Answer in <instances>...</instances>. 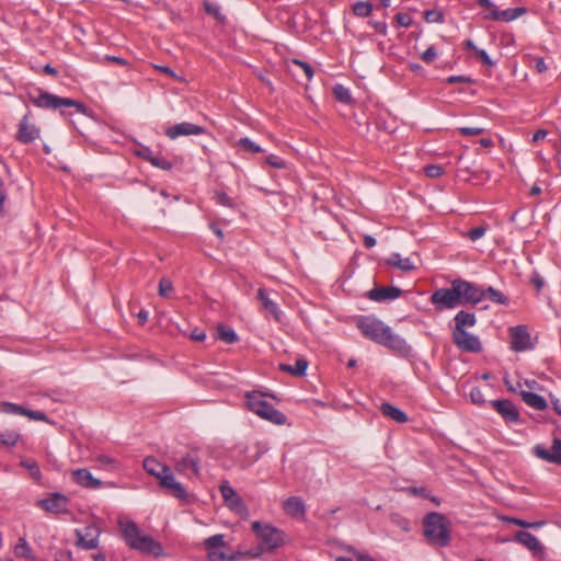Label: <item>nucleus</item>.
<instances>
[{
	"mask_svg": "<svg viewBox=\"0 0 561 561\" xmlns=\"http://www.w3.org/2000/svg\"><path fill=\"white\" fill-rule=\"evenodd\" d=\"M220 493L226 505L239 515H245L248 508L243 500L237 494L231 485L226 481L220 485Z\"/></svg>",
	"mask_w": 561,
	"mask_h": 561,
	"instance_id": "ddd939ff",
	"label": "nucleus"
},
{
	"mask_svg": "<svg viewBox=\"0 0 561 561\" xmlns=\"http://www.w3.org/2000/svg\"><path fill=\"white\" fill-rule=\"evenodd\" d=\"M308 360L306 358H298L294 366L288 364H279L278 368L282 371L289 373L293 376L301 377L306 375V370L308 368Z\"/></svg>",
	"mask_w": 561,
	"mask_h": 561,
	"instance_id": "c85d7f7f",
	"label": "nucleus"
},
{
	"mask_svg": "<svg viewBox=\"0 0 561 561\" xmlns=\"http://www.w3.org/2000/svg\"><path fill=\"white\" fill-rule=\"evenodd\" d=\"M218 337L227 344H233L238 341L237 333L229 327L220 324L217 328Z\"/></svg>",
	"mask_w": 561,
	"mask_h": 561,
	"instance_id": "473e14b6",
	"label": "nucleus"
},
{
	"mask_svg": "<svg viewBox=\"0 0 561 561\" xmlns=\"http://www.w3.org/2000/svg\"><path fill=\"white\" fill-rule=\"evenodd\" d=\"M25 416H27L28 419H31L33 421L48 422L47 415L42 411L26 409Z\"/></svg>",
	"mask_w": 561,
	"mask_h": 561,
	"instance_id": "5fc2aeb1",
	"label": "nucleus"
},
{
	"mask_svg": "<svg viewBox=\"0 0 561 561\" xmlns=\"http://www.w3.org/2000/svg\"><path fill=\"white\" fill-rule=\"evenodd\" d=\"M173 467L178 473L188 479L201 476V458L196 450L186 453L180 458H174Z\"/></svg>",
	"mask_w": 561,
	"mask_h": 561,
	"instance_id": "6e6552de",
	"label": "nucleus"
},
{
	"mask_svg": "<svg viewBox=\"0 0 561 561\" xmlns=\"http://www.w3.org/2000/svg\"><path fill=\"white\" fill-rule=\"evenodd\" d=\"M205 134V128L188 122L172 125L165 129V135L174 140L181 136H198Z\"/></svg>",
	"mask_w": 561,
	"mask_h": 561,
	"instance_id": "f3484780",
	"label": "nucleus"
},
{
	"mask_svg": "<svg viewBox=\"0 0 561 561\" xmlns=\"http://www.w3.org/2000/svg\"><path fill=\"white\" fill-rule=\"evenodd\" d=\"M453 342L461 351L470 353H479L482 345L477 335L467 331H453Z\"/></svg>",
	"mask_w": 561,
	"mask_h": 561,
	"instance_id": "9b49d317",
	"label": "nucleus"
},
{
	"mask_svg": "<svg viewBox=\"0 0 561 561\" xmlns=\"http://www.w3.org/2000/svg\"><path fill=\"white\" fill-rule=\"evenodd\" d=\"M252 530L260 539V545L263 550L273 551L283 546L285 541L284 533L271 524L257 520L253 522Z\"/></svg>",
	"mask_w": 561,
	"mask_h": 561,
	"instance_id": "423d86ee",
	"label": "nucleus"
},
{
	"mask_svg": "<svg viewBox=\"0 0 561 561\" xmlns=\"http://www.w3.org/2000/svg\"><path fill=\"white\" fill-rule=\"evenodd\" d=\"M380 411L385 416L396 421L397 423L402 424L408 422V415L405 412L389 402H382L380 405Z\"/></svg>",
	"mask_w": 561,
	"mask_h": 561,
	"instance_id": "bb28decb",
	"label": "nucleus"
},
{
	"mask_svg": "<svg viewBox=\"0 0 561 561\" xmlns=\"http://www.w3.org/2000/svg\"><path fill=\"white\" fill-rule=\"evenodd\" d=\"M458 131L463 136H477L481 135L484 129L482 127H460Z\"/></svg>",
	"mask_w": 561,
	"mask_h": 561,
	"instance_id": "4d7b16f0",
	"label": "nucleus"
},
{
	"mask_svg": "<svg viewBox=\"0 0 561 561\" xmlns=\"http://www.w3.org/2000/svg\"><path fill=\"white\" fill-rule=\"evenodd\" d=\"M207 557H208L209 561H234L236 560L234 556H232V554L228 556L222 551H218V549L207 551Z\"/></svg>",
	"mask_w": 561,
	"mask_h": 561,
	"instance_id": "a19ab883",
	"label": "nucleus"
},
{
	"mask_svg": "<svg viewBox=\"0 0 561 561\" xmlns=\"http://www.w3.org/2000/svg\"><path fill=\"white\" fill-rule=\"evenodd\" d=\"M104 61L114 62V64H117V65L123 66V67L129 65L128 60H126L125 58H122V57H118V56H112V55H105L104 56Z\"/></svg>",
	"mask_w": 561,
	"mask_h": 561,
	"instance_id": "680f3d73",
	"label": "nucleus"
},
{
	"mask_svg": "<svg viewBox=\"0 0 561 561\" xmlns=\"http://www.w3.org/2000/svg\"><path fill=\"white\" fill-rule=\"evenodd\" d=\"M14 552L19 557L31 559V548L24 538H20L14 547Z\"/></svg>",
	"mask_w": 561,
	"mask_h": 561,
	"instance_id": "58836bf2",
	"label": "nucleus"
},
{
	"mask_svg": "<svg viewBox=\"0 0 561 561\" xmlns=\"http://www.w3.org/2000/svg\"><path fill=\"white\" fill-rule=\"evenodd\" d=\"M511 348L514 352H524L531 348L530 334L526 325L510 328Z\"/></svg>",
	"mask_w": 561,
	"mask_h": 561,
	"instance_id": "f8f14e48",
	"label": "nucleus"
},
{
	"mask_svg": "<svg viewBox=\"0 0 561 561\" xmlns=\"http://www.w3.org/2000/svg\"><path fill=\"white\" fill-rule=\"evenodd\" d=\"M150 163L161 170L170 171L172 169V163L161 154H154Z\"/></svg>",
	"mask_w": 561,
	"mask_h": 561,
	"instance_id": "79ce46f5",
	"label": "nucleus"
},
{
	"mask_svg": "<svg viewBox=\"0 0 561 561\" xmlns=\"http://www.w3.org/2000/svg\"><path fill=\"white\" fill-rule=\"evenodd\" d=\"M69 499L59 492L51 493L46 499L37 501V506L46 511L47 513L61 514L68 512Z\"/></svg>",
	"mask_w": 561,
	"mask_h": 561,
	"instance_id": "9d476101",
	"label": "nucleus"
},
{
	"mask_svg": "<svg viewBox=\"0 0 561 561\" xmlns=\"http://www.w3.org/2000/svg\"><path fill=\"white\" fill-rule=\"evenodd\" d=\"M237 145L240 148H242L244 151H249V152H252V153H259V152H263L264 151L259 145L253 142L248 137L240 138L238 140Z\"/></svg>",
	"mask_w": 561,
	"mask_h": 561,
	"instance_id": "4c0bfd02",
	"label": "nucleus"
},
{
	"mask_svg": "<svg viewBox=\"0 0 561 561\" xmlns=\"http://www.w3.org/2000/svg\"><path fill=\"white\" fill-rule=\"evenodd\" d=\"M504 520L510 524L519 526L522 528H528V522L525 519H520V518H516V517H504Z\"/></svg>",
	"mask_w": 561,
	"mask_h": 561,
	"instance_id": "338daca9",
	"label": "nucleus"
},
{
	"mask_svg": "<svg viewBox=\"0 0 561 561\" xmlns=\"http://www.w3.org/2000/svg\"><path fill=\"white\" fill-rule=\"evenodd\" d=\"M369 24L375 28V31L381 35L387 34V24L383 21H370Z\"/></svg>",
	"mask_w": 561,
	"mask_h": 561,
	"instance_id": "e2e57ef3",
	"label": "nucleus"
},
{
	"mask_svg": "<svg viewBox=\"0 0 561 561\" xmlns=\"http://www.w3.org/2000/svg\"><path fill=\"white\" fill-rule=\"evenodd\" d=\"M76 542L78 548L84 550H92L99 547V538L101 535L100 527L92 523L87 525L83 529H75Z\"/></svg>",
	"mask_w": 561,
	"mask_h": 561,
	"instance_id": "1a4fd4ad",
	"label": "nucleus"
},
{
	"mask_svg": "<svg viewBox=\"0 0 561 561\" xmlns=\"http://www.w3.org/2000/svg\"><path fill=\"white\" fill-rule=\"evenodd\" d=\"M190 337L194 341L203 342L206 339V333L204 330L196 328L191 332Z\"/></svg>",
	"mask_w": 561,
	"mask_h": 561,
	"instance_id": "69168bd1",
	"label": "nucleus"
},
{
	"mask_svg": "<svg viewBox=\"0 0 561 561\" xmlns=\"http://www.w3.org/2000/svg\"><path fill=\"white\" fill-rule=\"evenodd\" d=\"M264 396V393L259 391L248 392L245 394L248 409L261 419L267 420L276 425H284L287 422V416L265 401Z\"/></svg>",
	"mask_w": 561,
	"mask_h": 561,
	"instance_id": "39448f33",
	"label": "nucleus"
},
{
	"mask_svg": "<svg viewBox=\"0 0 561 561\" xmlns=\"http://www.w3.org/2000/svg\"><path fill=\"white\" fill-rule=\"evenodd\" d=\"M22 465L26 467L33 477L39 478L41 470L35 461H23Z\"/></svg>",
	"mask_w": 561,
	"mask_h": 561,
	"instance_id": "052dcab7",
	"label": "nucleus"
},
{
	"mask_svg": "<svg viewBox=\"0 0 561 561\" xmlns=\"http://www.w3.org/2000/svg\"><path fill=\"white\" fill-rule=\"evenodd\" d=\"M535 68L539 73H542L548 69L542 57H538L535 59Z\"/></svg>",
	"mask_w": 561,
	"mask_h": 561,
	"instance_id": "774afa93",
	"label": "nucleus"
},
{
	"mask_svg": "<svg viewBox=\"0 0 561 561\" xmlns=\"http://www.w3.org/2000/svg\"><path fill=\"white\" fill-rule=\"evenodd\" d=\"M535 455L550 463H556L561 466V439L554 438L552 440L551 449H547L541 445H536L534 448Z\"/></svg>",
	"mask_w": 561,
	"mask_h": 561,
	"instance_id": "a211bd4d",
	"label": "nucleus"
},
{
	"mask_svg": "<svg viewBox=\"0 0 561 561\" xmlns=\"http://www.w3.org/2000/svg\"><path fill=\"white\" fill-rule=\"evenodd\" d=\"M364 336L390 350L404 353L409 346L404 339L394 334L390 327L374 316H363L356 323Z\"/></svg>",
	"mask_w": 561,
	"mask_h": 561,
	"instance_id": "f03ea898",
	"label": "nucleus"
},
{
	"mask_svg": "<svg viewBox=\"0 0 561 561\" xmlns=\"http://www.w3.org/2000/svg\"><path fill=\"white\" fill-rule=\"evenodd\" d=\"M421 58L426 64L433 62L437 58L436 48L434 46H430L426 50L422 53Z\"/></svg>",
	"mask_w": 561,
	"mask_h": 561,
	"instance_id": "864d4df0",
	"label": "nucleus"
},
{
	"mask_svg": "<svg viewBox=\"0 0 561 561\" xmlns=\"http://www.w3.org/2000/svg\"><path fill=\"white\" fill-rule=\"evenodd\" d=\"M424 172L428 178L436 179L443 175L444 169L438 164H430L424 168Z\"/></svg>",
	"mask_w": 561,
	"mask_h": 561,
	"instance_id": "09e8293b",
	"label": "nucleus"
},
{
	"mask_svg": "<svg viewBox=\"0 0 561 561\" xmlns=\"http://www.w3.org/2000/svg\"><path fill=\"white\" fill-rule=\"evenodd\" d=\"M39 135V128L30 122V114L24 115L19 123L15 139L21 144L27 145L37 139Z\"/></svg>",
	"mask_w": 561,
	"mask_h": 561,
	"instance_id": "2eb2a0df",
	"label": "nucleus"
},
{
	"mask_svg": "<svg viewBox=\"0 0 561 561\" xmlns=\"http://www.w3.org/2000/svg\"><path fill=\"white\" fill-rule=\"evenodd\" d=\"M476 54H477L478 58L480 59V61L483 62L484 65H488V66L494 65V62L491 60L490 56L488 55V53L484 49H478Z\"/></svg>",
	"mask_w": 561,
	"mask_h": 561,
	"instance_id": "0e129e2a",
	"label": "nucleus"
},
{
	"mask_svg": "<svg viewBox=\"0 0 561 561\" xmlns=\"http://www.w3.org/2000/svg\"><path fill=\"white\" fill-rule=\"evenodd\" d=\"M490 404L506 423H518L520 421L519 411L511 400H492Z\"/></svg>",
	"mask_w": 561,
	"mask_h": 561,
	"instance_id": "4468645a",
	"label": "nucleus"
},
{
	"mask_svg": "<svg viewBox=\"0 0 561 561\" xmlns=\"http://www.w3.org/2000/svg\"><path fill=\"white\" fill-rule=\"evenodd\" d=\"M530 283L535 286L537 293H539L545 286L543 278L537 272H534L530 276Z\"/></svg>",
	"mask_w": 561,
	"mask_h": 561,
	"instance_id": "13d9d810",
	"label": "nucleus"
},
{
	"mask_svg": "<svg viewBox=\"0 0 561 561\" xmlns=\"http://www.w3.org/2000/svg\"><path fill=\"white\" fill-rule=\"evenodd\" d=\"M425 21L428 23H442L444 22V14L438 10H426L424 12Z\"/></svg>",
	"mask_w": 561,
	"mask_h": 561,
	"instance_id": "c03bdc74",
	"label": "nucleus"
},
{
	"mask_svg": "<svg viewBox=\"0 0 561 561\" xmlns=\"http://www.w3.org/2000/svg\"><path fill=\"white\" fill-rule=\"evenodd\" d=\"M20 439V434L14 430H7L0 434V443L4 446H14Z\"/></svg>",
	"mask_w": 561,
	"mask_h": 561,
	"instance_id": "c9c22d12",
	"label": "nucleus"
},
{
	"mask_svg": "<svg viewBox=\"0 0 561 561\" xmlns=\"http://www.w3.org/2000/svg\"><path fill=\"white\" fill-rule=\"evenodd\" d=\"M265 163L275 169H284L286 167V162L276 154H268L265 158Z\"/></svg>",
	"mask_w": 561,
	"mask_h": 561,
	"instance_id": "de8ad7c7",
	"label": "nucleus"
},
{
	"mask_svg": "<svg viewBox=\"0 0 561 561\" xmlns=\"http://www.w3.org/2000/svg\"><path fill=\"white\" fill-rule=\"evenodd\" d=\"M470 400L476 405H484L486 400L482 393V390L479 387H472L469 392Z\"/></svg>",
	"mask_w": 561,
	"mask_h": 561,
	"instance_id": "ea45409f",
	"label": "nucleus"
},
{
	"mask_svg": "<svg viewBox=\"0 0 561 561\" xmlns=\"http://www.w3.org/2000/svg\"><path fill=\"white\" fill-rule=\"evenodd\" d=\"M520 397L523 401L530 408L537 410V411H543L548 408V403L546 399L535 392L530 391H520Z\"/></svg>",
	"mask_w": 561,
	"mask_h": 561,
	"instance_id": "a878e982",
	"label": "nucleus"
},
{
	"mask_svg": "<svg viewBox=\"0 0 561 561\" xmlns=\"http://www.w3.org/2000/svg\"><path fill=\"white\" fill-rule=\"evenodd\" d=\"M293 62L302 69L308 81H310L312 79L313 69L310 64L299 60V59H294Z\"/></svg>",
	"mask_w": 561,
	"mask_h": 561,
	"instance_id": "3c124183",
	"label": "nucleus"
},
{
	"mask_svg": "<svg viewBox=\"0 0 561 561\" xmlns=\"http://www.w3.org/2000/svg\"><path fill=\"white\" fill-rule=\"evenodd\" d=\"M284 511L290 516H304L306 514L305 502L298 496H289L283 503Z\"/></svg>",
	"mask_w": 561,
	"mask_h": 561,
	"instance_id": "393cba45",
	"label": "nucleus"
},
{
	"mask_svg": "<svg viewBox=\"0 0 561 561\" xmlns=\"http://www.w3.org/2000/svg\"><path fill=\"white\" fill-rule=\"evenodd\" d=\"M72 478L81 486L98 489L102 485V482L94 478L88 469H77L72 471Z\"/></svg>",
	"mask_w": 561,
	"mask_h": 561,
	"instance_id": "5701e85b",
	"label": "nucleus"
},
{
	"mask_svg": "<svg viewBox=\"0 0 561 561\" xmlns=\"http://www.w3.org/2000/svg\"><path fill=\"white\" fill-rule=\"evenodd\" d=\"M484 299V289L471 282L457 278L448 288H438L430 297L436 310L454 309L460 305H477Z\"/></svg>",
	"mask_w": 561,
	"mask_h": 561,
	"instance_id": "f257e3e1",
	"label": "nucleus"
},
{
	"mask_svg": "<svg viewBox=\"0 0 561 561\" xmlns=\"http://www.w3.org/2000/svg\"><path fill=\"white\" fill-rule=\"evenodd\" d=\"M224 546H225L224 535H221V534L214 535L204 541V547H205L206 551L216 550Z\"/></svg>",
	"mask_w": 561,
	"mask_h": 561,
	"instance_id": "e433bc0d",
	"label": "nucleus"
},
{
	"mask_svg": "<svg viewBox=\"0 0 561 561\" xmlns=\"http://www.w3.org/2000/svg\"><path fill=\"white\" fill-rule=\"evenodd\" d=\"M159 485L167 490L168 494L172 495L173 497L181 500V501H187L188 500V493L185 490V488L176 481L172 470H170L167 474H163L161 480L159 481Z\"/></svg>",
	"mask_w": 561,
	"mask_h": 561,
	"instance_id": "dca6fc26",
	"label": "nucleus"
},
{
	"mask_svg": "<svg viewBox=\"0 0 561 561\" xmlns=\"http://www.w3.org/2000/svg\"><path fill=\"white\" fill-rule=\"evenodd\" d=\"M353 13L359 18L368 16L373 11V4L367 1H358L352 7Z\"/></svg>",
	"mask_w": 561,
	"mask_h": 561,
	"instance_id": "72a5a7b5",
	"label": "nucleus"
},
{
	"mask_svg": "<svg viewBox=\"0 0 561 561\" xmlns=\"http://www.w3.org/2000/svg\"><path fill=\"white\" fill-rule=\"evenodd\" d=\"M450 523L446 517L437 512H431L423 518V534L427 541L439 548L450 543Z\"/></svg>",
	"mask_w": 561,
	"mask_h": 561,
	"instance_id": "20e7f679",
	"label": "nucleus"
},
{
	"mask_svg": "<svg viewBox=\"0 0 561 561\" xmlns=\"http://www.w3.org/2000/svg\"><path fill=\"white\" fill-rule=\"evenodd\" d=\"M402 294V290L399 287L390 286V287H374L368 290L366 296L368 299L377 302L394 300L399 298Z\"/></svg>",
	"mask_w": 561,
	"mask_h": 561,
	"instance_id": "aec40b11",
	"label": "nucleus"
},
{
	"mask_svg": "<svg viewBox=\"0 0 561 561\" xmlns=\"http://www.w3.org/2000/svg\"><path fill=\"white\" fill-rule=\"evenodd\" d=\"M515 540L527 548L533 556L541 557L543 556L545 548L542 543L538 540L536 536L528 531L519 530L515 534Z\"/></svg>",
	"mask_w": 561,
	"mask_h": 561,
	"instance_id": "6ab92c4d",
	"label": "nucleus"
},
{
	"mask_svg": "<svg viewBox=\"0 0 561 561\" xmlns=\"http://www.w3.org/2000/svg\"><path fill=\"white\" fill-rule=\"evenodd\" d=\"M31 102L39 108H53L57 110L62 106L75 107L77 112L85 114L87 106L72 99L60 98L46 91H39L37 96H31Z\"/></svg>",
	"mask_w": 561,
	"mask_h": 561,
	"instance_id": "0eeeda50",
	"label": "nucleus"
},
{
	"mask_svg": "<svg viewBox=\"0 0 561 561\" xmlns=\"http://www.w3.org/2000/svg\"><path fill=\"white\" fill-rule=\"evenodd\" d=\"M396 21L400 26L409 27L412 24V18L408 13H398Z\"/></svg>",
	"mask_w": 561,
	"mask_h": 561,
	"instance_id": "bf43d9fd",
	"label": "nucleus"
},
{
	"mask_svg": "<svg viewBox=\"0 0 561 561\" xmlns=\"http://www.w3.org/2000/svg\"><path fill=\"white\" fill-rule=\"evenodd\" d=\"M0 411L7 414H16L25 416L26 408L12 402H2L0 404Z\"/></svg>",
	"mask_w": 561,
	"mask_h": 561,
	"instance_id": "f704fd0d",
	"label": "nucleus"
},
{
	"mask_svg": "<svg viewBox=\"0 0 561 561\" xmlns=\"http://www.w3.org/2000/svg\"><path fill=\"white\" fill-rule=\"evenodd\" d=\"M172 291H173L172 282L169 280L168 278H161L159 282V295L161 297H169Z\"/></svg>",
	"mask_w": 561,
	"mask_h": 561,
	"instance_id": "49530a36",
	"label": "nucleus"
},
{
	"mask_svg": "<svg viewBox=\"0 0 561 561\" xmlns=\"http://www.w3.org/2000/svg\"><path fill=\"white\" fill-rule=\"evenodd\" d=\"M136 156L148 162H151L152 158L154 157V153L149 147L144 146L136 151Z\"/></svg>",
	"mask_w": 561,
	"mask_h": 561,
	"instance_id": "6e6d98bb",
	"label": "nucleus"
},
{
	"mask_svg": "<svg viewBox=\"0 0 561 561\" xmlns=\"http://www.w3.org/2000/svg\"><path fill=\"white\" fill-rule=\"evenodd\" d=\"M333 95H334L335 100L341 103H344V104H353L354 103V99L351 94V91L342 84H336L333 88Z\"/></svg>",
	"mask_w": 561,
	"mask_h": 561,
	"instance_id": "7c9ffc66",
	"label": "nucleus"
},
{
	"mask_svg": "<svg viewBox=\"0 0 561 561\" xmlns=\"http://www.w3.org/2000/svg\"><path fill=\"white\" fill-rule=\"evenodd\" d=\"M257 299L261 301L262 307L265 311H267L275 321L280 320V310L275 301L270 299L265 288H259L257 290Z\"/></svg>",
	"mask_w": 561,
	"mask_h": 561,
	"instance_id": "b1692460",
	"label": "nucleus"
},
{
	"mask_svg": "<svg viewBox=\"0 0 561 561\" xmlns=\"http://www.w3.org/2000/svg\"><path fill=\"white\" fill-rule=\"evenodd\" d=\"M391 522L405 533H409L411 530L410 520L402 517L399 514H392Z\"/></svg>",
	"mask_w": 561,
	"mask_h": 561,
	"instance_id": "37998d69",
	"label": "nucleus"
},
{
	"mask_svg": "<svg viewBox=\"0 0 561 561\" xmlns=\"http://www.w3.org/2000/svg\"><path fill=\"white\" fill-rule=\"evenodd\" d=\"M387 264L389 266L399 268L403 272H410L414 270V265L409 257L402 259L399 253H392L389 259H387Z\"/></svg>",
	"mask_w": 561,
	"mask_h": 561,
	"instance_id": "c756f323",
	"label": "nucleus"
},
{
	"mask_svg": "<svg viewBox=\"0 0 561 561\" xmlns=\"http://www.w3.org/2000/svg\"><path fill=\"white\" fill-rule=\"evenodd\" d=\"M484 298L490 299L492 302L504 306L508 305L510 302L508 298L503 293L492 286H489L486 289H484Z\"/></svg>",
	"mask_w": 561,
	"mask_h": 561,
	"instance_id": "2f4dec72",
	"label": "nucleus"
},
{
	"mask_svg": "<svg viewBox=\"0 0 561 561\" xmlns=\"http://www.w3.org/2000/svg\"><path fill=\"white\" fill-rule=\"evenodd\" d=\"M486 232V228L484 226H478V227H474L472 229H470L468 232H467V237L471 240V241H477L479 240L480 238H482Z\"/></svg>",
	"mask_w": 561,
	"mask_h": 561,
	"instance_id": "8fccbe9b",
	"label": "nucleus"
},
{
	"mask_svg": "<svg viewBox=\"0 0 561 561\" xmlns=\"http://www.w3.org/2000/svg\"><path fill=\"white\" fill-rule=\"evenodd\" d=\"M455 329L454 331H466V327H473L477 322L476 314L460 310L454 318Z\"/></svg>",
	"mask_w": 561,
	"mask_h": 561,
	"instance_id": "cd10ccee",
	"label": "nucleus"
},
{
	"mask_svg": "<svg viewBox=\"0 0 561 561\" xmlns=\"http://www.w3.org/2000/svg\"><path fill=\"white\" fill-rule=\"evenodd\" d=\"M527 12L526 8L517 7V8H508L506 10L493 9L488 12L484 18L490 19L492 21H504L511 22L516 20L517 18L524 15Z\"/></svg>",
	"mask_w": 561,
	"mask_h": 561,
	"instance_id": "412c9836",
	"label": "nucleus"
},
{
	"mask_svg": "<svg viewBox=\"0 0 561 561\" xmlns=\"http://www.w3.org/2000/svg\"><path fill=\"white\" fill-rule=\"evenodd\" d=\"M142 467L147 473L154 477L158 481L161 480L163 474H167L171 470L169 466L159 462L153 457H146L144 459Z\"/></svg>",
	"mask_w": 561,
	"mask_h": 561,
	"instance_id": "4be33fe9",
	"label": "nucleus"
},
{
	"mask_svg": "<svg viewBox=\"0 0 561 561\" xmlns=\"http://www.w3.org/2000/svg\"><path fill=\"white\" fill-rule=\"evenodd\" d=\"M215 196H216V202L222 206L233 208L236 205L234 202L232 201V198L229 197L227 195V193H225L222 191H216Z\"/></svg>",
	"mask_w": 561,
	"mask_h": 561,
	"instance_id": "a18cd8bd",
	"label": "nucleus"
},
{
	"mask_svg": "<svg viewBox=\"0 0 561 561\" xmlns=\"http://www.w3.org/2000/svg\"><path fill=\"white\" fill-rule=\"evenodd\" d=\"M445 82L447 84L473 83L474 80L471 77H468V76H450V77L446 78Z\"/></svg>",
	"mask_w": 561,
	"mask_h": 561,
	"instance_id": "603ef678",
	"label": "nucleus"
},
{
	"mask_svg": "<svg viewBox=\"0 0 561 561\" xmlns=\"http://www.w3.org/2000/svg\"><path fill=\"white\" fill-rule=\"evenodd\" d=\"M126 545L141 553L160 557L163 554V548L151 536L141 533L134 520L126 519L118 523Z\"/></svg>",
	"mask_w": 561,
	"mask_h": 561,
	"instance_id": "7ed1b4c3",
	"label": "nucleus"
}]
</instances>
